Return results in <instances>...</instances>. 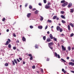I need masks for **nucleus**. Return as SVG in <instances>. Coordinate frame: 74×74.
<instances>
[{"label":"nucleus","mask_w":74,"mask_h":74,"mask_svg":"<svg viewBox=\"0 0 74 74\" xmlns=\"http://www.w3.org/2000/svg\"><path fill=\"white\" fill-rule=\"evenodd\" d=\"M61 13L62 14H64V11H61Z\"/></svg>","instance_id":"43"},{"label":"nucleus","mask_w":74,"mask_h":74,"mask_svg":"<svg viewBox=\"0 0 74 74\" xmlns=\"http://www.w3.org/2000/svg\"><path fill=\"white\" fill-rule=\"evenodd\" d=\"M28 56L30 57H32V55L31 54H29Z\"/></svg>","instance_id":"46"},{"label":"nucleus","mask_w":74,"mask_h":74,"mask_svg":"<svg viewBox=\"0 0 74 74\" xmlns=\"http://www.w3.org/2000/svg\"><path fill=\"white\" fill-rule=\"evenodd\" d=\"M68 50L70 51L71 50V47L70 46L68 48Z\"/></svg>","instance_id":"19"},{"label":"nucleus","mask_w":74,"mask_h":74,"mask_svg":"<svg viewBox=\"0 0 74 74\" xmlns=\"http://www.w3.org/2000/svg\"><path fill=\"white\" fill-rule=\"evenodd\" d=\"M13 36H14V37H16V35H15V33H13Z\"/></svg>","instance_id":"49"},{"label":"nucleus","mask_w":74,"mask_h":74,"mask_svg":"<svg viewBox=\"0 0 74 74\" xmlns=\"http://www.w3.org/2000/svg\"><path fill=\"white\" fill-rule=\"evenodd\" d=\"M51 41V39H50V38H47V42H50Z\"/></svg>","instance_id":"9"},{"label":"nucleus","mask_w":74,"mask_h":74,"mask_svg":"<svg viewBox=\"0 0 74 74\" xmlns=\"http://www.w3.org/2000/svg\"><path fill=\"white\" fill-rule=\"evenodd\" d=\"M60 29V28L59 26H57V27L56 29L57 31H59Z\"/></svg>","instance_id":"11"},{"label":"nucleus","mask_w":74,"mask_h":74,"mask_svg":"<svg viewBox=\"0 0 74 74\" xmlns=\"http://www.w3.org/2000/svg\"><path fill=\"white\" fill-rule=\"evenodd\" d=\"M61 60L63 61V62H66V61L64 60V59H63V58H61Z\"/></svg>","instance_id":"27"},{"label":"nucleus","mask_w":74,"mask_h":74,"mask_svg":"<svg viewBox=\"0 0 74 74\" xmlns=\"http://www.w3.org/2000/svg\"><path fill=\"white\" fill-rule=\"evenodd\" d=\"M74 12V9H71V12Z\"/></svg>","instance_id":"28"},{"label":"nucleus","mask_w":74,"mask_h":74,"mask_svg":"<svg viewBox=\"0 0 74 74\" xmlns=\"http://www.w3.org/2000/svg\"><path fill=\"white\" fill-rule=\"evenodd\" d=\"M8 40L5 44V45H8L11 42V40L10 39H8Z\"/></svg>","instance_id":"1"},{"label":"nucleus","mask_w":74,"mask_h":74,"mask_svg":"<svg viewBox=\"0 0 74 74\" xmlns=\"http://www.w3.org/2000/svg\"><path fill=\"white\" fill-rule=\"evenodd\" d=\"M74 36V34L72 33L70 35L71 37H73Z\"/></svg>","instance_id":"40"},{"label":"nucleus","mask_w":74,"mask_h":74,"mask_svg":"<svg viewBox=\"0 0 74 74\" xmlns=\"http://www.w3.org/2000/svg\"><path fill=\"white\" fill-rule=\"evenodd\" d=\"M73 5V4L71 3H69V5H68V8H70Z\"/></svg>","instance_id":"7"},{"label":"nucleus","mask_w":74,"mask_h":74,"mask_svg":"<svg viewBox=\"0 0 74 74\" xmlns=\"http://www.w3.org/2000/svg\"><path fill=\"white\" fill-rule=\"evenodd\" d=\"M40 21H42V20H43L44 19V18L42 16H40Z\"/></svg>","instance_id":"21"},{"label":"nucleus","mask_w":74,"mask_h":74,"mask_svg":"<svg viewBox=\"0 0 74 74\" xmlns=\"http://www.w3.org/2000/svg\"><path fill=\"white\" fill-rule=\"evenodd\" d=\"M43 1H44V3H45V4L47 3V0H43Z\"/></svg>","instance_id":"36"},{"label":"nucleus","mask_w":74,"mask_h":74,"mask_svg":"<svg viewBox=\"0 0 74 74\" xmlns=\"http://www.w3.org/2000/svg\"><path fill=\"white\" fill-rule=\"evenodd\" d=\"M46 60L47 61H49V59L47 58Z\"/></svg>","instance_id":"59"},{"label":"nucleus","mask_w":74,"mask_h":74,"mask_svg":"<svg viewBox=\"0 0 74 74\" xmlns=\"http://www.w3.org/2000/svg\"><path fill=\"white\" fill-rule=\"evenodd\" d=\"M29 9H32V6L31 5H29Z\"/></svg>","instance_id":"34"},{"label":"nucleus","mask_w":74,"mask_h":74,"mask_svg":"<svg viewBox=\"0 0 74 74\" xmlns=\"http://www.w3.org/2000/svg\"><path fill=\"white\" fill-rule=\"evenodd\" d=\"M16 60L18 62H20V61L19 60V59H17Z\"/></svg>","instance_id":"50"},{"label":"nucleus","mask_w":74,"mask_h":74,"mask_svg":"<svg viewBox=\"0 0 74 74\" xmlns=\"http://www.w3.org/2000/svg\"><path fill=\"white\" fill-rule=\"evenodd\" d=\"M47 28H48V26L47 25H46L45 28V30H46V29H47Z\"/></svg>","instance_id":"48"},{"label":"nucleus","mask_w":74,"mask_h":74,"mask_svg":"<svg viewBox=\"0 0 74 74\" xmlns=\"http://www.w3.org/2000/svg\"><path fill=\"white\" fill-rule=\"evenodd\" d=\"M54 53L55 55V56H56V57H57L58 56V58H59V59L60 58V56L59 54H58L57 53H56V52H55Z\"/></svg>","instance_id":"2"},{"label":"nucleus","mask_w":74,"mask_h":74,"mask_svg":"<svg viewBox=\"0 0 74 74\" xmlns=\"http://www.w3.org/2000/svg\"><path fill=\"white\" fill-rule=\"evenodd\" d=\"M35 47L36 48H38V46H37V45H36L35 46Z\"/></svg>","instance_id":"39"},{"label":"nucleus","mask_w":74,"mask_h":74,"mask_svg":"<svg viewBox=\"0 0 74 74\" xmlns=\"http://www.w3.org/2000/svg\"><path fill=\"white\" fill-rule=\"evenodd\" d=\"M8 48H11V44H9L8 45Z\"/></svg>","instance_id":"26"},{"label":"nucleus","mask_w":74,"mask_h":74,"mask_svg":"<svg viewBox=\"0 0 74 74\" xmlns=\"http://www.w3.org/2000/svg\"><path fill=\"white\" fill-rule=\"evenodd\" d=\"M38 28L39 29H42V26H38Z\"/></svg>","instance_id":"14"},{"label":"nucleus","mask_w":74,"mask_h":74,"mask_svg":"<svg viewBox=\"0 0 74 74\" xmlns=\"http://www.w3.org/2000/svg\"><path fill=\"white\" fill-rule=\"evenodd\" d=\"M30 60H33V57H31L30 58Z\"/></svg>","instance_id":"44"},{"label":"nucleus","mask_w":74,"mask_h":74,"mask_svg":"<svg viewBox=\"0 0 74 74\" xmlns=\"http://www.w3.org/2000/svg\"><path fill=\"white\" fill-rule=\"evenodd\" d=\"M32 15V14L29 13H28L27 16L28 18H29V17H30V16H31V15Z\"/></svg>","instance_id":"10"},{"label":"nucleus","mask_w":74,"mask_h":74,"mask_svg":"<svg viewBox=\"0 0 74 74\" xmlns=\"http://www.w3.org/2000/svg\"><path fill=\"white\" fill-rule=\"evenodd\" d=\"M47 22H48L49 23H51L52 22V21H51V20H48L47 21Z\"/></svg>","instance_id":"25"},{"label":"nucleus","mask_w":74,"mask_h":74,"mask_svg":"<svg viewBox=\"0 0 74 74\" xmlns=\"http://www.w3.org/2000/svg\"><path fill=\"white\" fill-rule=\"evenodd\" d=\"M16 42L17 43H18L19 42V40H16Z\"/></svg>","instance_id":"51"},{"label":"nucleus","mask_w":74,"mask_h":74,"mask_svg":"<svg viewBox=\"0 0 74 74\" xmlns=\"http://www.w3.org/2000/svg\"><path fill=\"white\" fill-rule=\"evenodd\" d=\"M32 67L33 69H34L35 68H36V67H35V65H34Z\"/></svg>","instance_id":"37"},{"label":"nucleus","mask_w":74,"mask_h":74,"mask_svg":"<svg viewBox=\"0 0 74 74\" xmlns=\"http://www.w3.org/2000/svg\"><path fill=\"white\" fill-rule=\"evenodd\" d=\"M59 30L60 32H62L63 31V29L62 28H60Z\"/></svg>","instance_id":"24"},{"label":"nucleus","mask_w":74,"mask_h":74,"mask_svg":"<svg viewBox=\"0 0 74 74\" xmlns=\"http://www.w3.org/2000/svg\"><path fill=\"white\" fill-rule=\"evenodd\" d=\"M59 18H58V17H57L56 18V20L57 21H58V20H59Z\"/></svg>","instance_id":"60"},{"label":"nucleus","mask_w":74,"mask_h":74,"mask_svg":"<svg viewBox=\"0 0 74 74\" xmlns=\"http://www.w3.org/2000/svg\"><path fill=\"white\" fill-rule=\"evenodd\" d=\"M47 34H49V32L48 31L47 32Z\"/></svg>","instance_id":"64"},{"label":"nucleus","mask_w":74,"mask_h":74,"mask_svg":"<svg viewBox=\"0 0 74 74\" xmlns=\"http://www.w3.org/2000/svg\"><path fill=\"white\" fill-rule=\"evenodd\" d=\"M14 61L16 64H17V61H16V59H14Z\"/></svg>","instance_id":"31"},{"label":"nucleus","mask_w":74,"mask_h":74,"mask_svg":"<svg viewBox=\"0 0 74 74\" xmlns=\"http://www.w3.org/2000/svg\"><path fill=\"white\" fill-rule=\"evenodd\" d=\"M68 30H69V31H70V30H71V28H70V26L69 25H68Z\"/></svg>","instance_id":"13"},{"label":"nucleus","mask_w":74,"mask_h":74,"mask_svg":"<svg viewBox=\"0 0 74 74\" xmlns=\"http://www.w3.org/2000/svg\"><path fill=\"white\" fill-rule=\"evenodd\" d=\"M12 63L13 65H14V66H15V62H14V60L12 61Z\"/></svg>","instance_id":"33"},{"label":"nucleus","mask_w":74,"mask_h":74,"mask_svg":"<svg viewBox=\"0 0 74 74\" xmlns=\"http://www.w3.org/2000/svg\"><path fill=\"white\" fill-rule=\"evenodd\" d=\"M13 49H14V50L16 49V47H13Z\"/></svg>","instance_id":"52"},{"label":"nucleus","mask_w":74,"mask_h":74,"mask_svg":"<svg viewBox=\"0 0 74 74\" xmlns=\"http://www.w3.org/2000/svg\"><path fill=\"white\" fill-rule=\"evenodd\" d=\"M62 71L63 72H64V74H65V73H66V71L64 69H62Z\"/></svg>","instance_id":"17"},{"label":"nucleus","mask_w":74,"mask_h":74,"mask_svg":"<svg viewBox=\"0 0 74 74\" xmlns=\"http://www.w3.org/2000/svg\"><path fill=\"white\" fill-rule=\"evenodd\" d=\"M16 50L17 51H18V52H19V51H19V50L18 49H17Z\"/></svg>","instance_id":"58"},{"label":"nucleus","mask_w":74,"mask_h":74,"mask_svg":"<svg viewBox=\"0 0 74 74\" xmlns=\"http://www.w3.org/2000/svg\"><path fill=\"white\" fill-rule=\"evenodd\" d=\"M70 58V57H67L66 58V59L67 60H69V59Z\"/></svg>","instance_id":"55"},{"label":"nucleus","mask_w":74,"mask_h":74,"mask_svg":"<svg viewBox=\"0 0 74 74\" xmlns=\"http://www.w3.org/2000/svg\"><path fill=\"white\" fill-rule=\"evenodd\" d=\"M50 7V6L48 5H46L45 6V8H46V9H48V8H49Z\"/></svg>","instance_id":"5"},{"label":"nucleus","mask_w":74,"mask_h":74,"mask_svg":"<svg viewBox=\"0 0 74 74\" xmlns=\"http://www.w3.org/2000/svg\"><path fill=\"white\" fill-rule=\"evenodd\" d=\"M38 5L40 6H42V4H41V3H39L38 4Z\"/></svg>","instance_id":"42"},{"label":"nucleus","mask_w":74,"mask_h":74,"mask_svg":"<svg viewBox=\"0 0 74 74\" xmlns=\"http://www.w3.org/2000/svg\"><path fill=\"white\" fill-rule=\"evenodd\" d=\"M27 4H26L25 5V7H27Z\"/></svg>","instance_id":"63"},{"label":"nucleus","mask_w":74,"mask_h":74,"mask_svg":"<svg viewBox=\"0 0 74 74\" xmlns=\"http://www.w3.org/2000/svg\"><path fill=\"white\" fill-rule=\"evenodd\" d=\"M49 37L51 38V39H53V36L52 35V34H50L49 35Z\"/></svg>","instance_id":"12"},{"label":"nucleus","mask_w":74,"mask_h":74,"mask_svg":"<svg viewBox=\"0 0 74 74\" xmlns=\"http://www.w3.org/2000/svg\"><path fill=\"white\" fill-rule=\"evenodd\" d=\"M57 17V16H53V19H55Z\"/></svg>","instance_id":"20"},{"label":"nucleus","mask_w":74,"mask_h":74,"mask_svg":"<svg viewBox=\"0 0 74 74\" xmlns=\"http://www.w3.org/2000/svg\"><path fill=\"white\" fill-rule=\"evenodd\" d=\"M22 39L23 41H26V38H25L24 37H23Z\"/></svg>","instance_id":"16"},{"label":"nucleus","mask_w":74,"mask_h":74,"mask_svg":"<svg viewBox=\"0 0 74 74\" xmlns=\"http://www.w3.org/2000/svg\"><path fill=\"white\" fill-rule=\"evenodd\" d=\"M43 38L44 40H46V36H43Z\"/></svg>","instance_id":"32"},{"label":"nucleus","mask_w":74,"mask_h":74,"mask_svg":"<svg viewBox=\"0 0 74 74\" xmlns=\"http://www.w3.org/2000/svg\"><path fill=\"white\" fill-rule=\"evenodd\" d=\"M38 12V11L37 10H36L35 12V14H37Z\"/></svg>","instance_id":"30"},{"label":"nucleus","mask_w":74,"mask_h":74,"mask_svg":"<svg viewBox=\"0 0 74 74\" xmlns=\"http://www.w3.org/2000/svg\"><path fill=\"white\" fill-rule=\"evenodd\" d=\"M40 70L42 72V73H43L44 71H43V69H41Z\"/></svg>","instance_id":"47"},{"label":"nucleus","mask_w":74,"mask_h":74,"mask_svg":"<svg viewBox=\"0 0 74 74\" xmlns=\"http://www.w3.org/2000/svg\"><path fill=\"white\" fill-rule=\"evenodd\" d=\"M62 50L63 51H66V48H65L63 45L62 46Z\"/></svg>","instance_id":"4"},{"label":"nucleus","mask_w":74,"mask_h":74,"mask_svg":"<svg viewBox=\"0 0 74 74\" xmlns=\"http://www.w3.org/2000/svg\"><path fill=\"white\" fill-rule=\"evenodd\" d=\"M29 27L30 29H33V27L32 25L30 26Z\"/></svg>","instance_id":"41"},{"label":"nucleus","mask_w":74,"mask_h":74,"mask_svg":"<svg viewBox=\"0 0 74 74\" xmlns=\"http://www.w3.org/2000/svg\"><path fill=\"white\" fill-rule=\"evenodd\" d=\"M69 65H71L72 66H74V63H73L72 62H69Z\"/></svg>","instance_id":"8"},{"label":"nucleus","mask_w":74,"mask_h":74,"mask_svg":"<svg viewBox=\"0 0 74 74\" xmlns=\"http://www.w3.org/2000/svg\"><path fill=\"white\" fill-rule=\"evenodd\" d=\"M62 22L63 23H66V21L64 20H62Z\"/></svg>","instance_id":"29"},{"label":"nucleus","mask_w":74,"mask_h":74,"mask_svg":"<svg viewBox=\"0 0 74 74\" xmlns=\"http://www.w3.org/2000/svg\"><path fill=\"white\" fill-rule=\"evenodd\" d=\"M65 3V0H62L61 1V3Z\"/></svg>","instance_id":"22"},{"label":"nucleus","mask_w":74,"mask_h":74,"mask_svg":"<svg viewBox=\"0 0 74 74\" xmlns=\"http://www.w3.org/2000/svg\"><path fill=\"white\" fill-rule=\"evenodd\" d=\"M61 17L62 18H63V19H66V18H65L64 16L63 15H61Z\"/></svg>","instance_id":"18"},{"label":"nucleus","mask_w":74,"mask_h":74,"mask_svg":"<svg viewBox=\"0 0 74 74\" xmlns=\"http://www.w3.org/2000/svg\"><path fill=\"white\" fill-rule=\"evenodd\" d=\"M18 59H19V60L21 61V60H22V58H19Z\"/></svg>","instance_id":"54"},{"label":"nucleus","mask_w":74,"mask_h":74,"mask_svg":"<svg viewBox=\"0 0 74 74\" xmlns=\"http://www.w3.org/2000/svg\"><path fill=\"white\" fill-rule=\"evenodd\" d=\"M23 64H25V62L24 61L23 62Z\"/></svg>","instance_id":"61"},{"label":"nucleus","mask_w":74,"mask_h":74,"mask_svg":"<svg viewBox=\"0 0 74 74\" xmlns=\"http://www.w3.org/2000/svg\"><path fill=\"white\" fill-rule=\"evenodd\" d=\"M67 4H68V2H66L63 3L62 5V6L63 7H65V6H66Z\"/></svg>","instance_id":"3"},{"label":"nucleus","mask_w":74,"mask_h":74,"mask_svg":"<svg viewBox=\"0 0 74 74\" xmlns=\"http://www.w3.org/2000/svg\"><path fill=\"white\" fill-rule=\"evenodd\" d=\"M49 47L52 50V49H53V47H51V46H49Z\"/></svg>","instance_id":"38"},{"label":"nucleus","mask_w":74,"mask_h":74,"mask_svg":"<svg viewBox=\"0 0 74 74\" xmlns=\"http://www.w3.org/2000/svg\"><path fill=\"white\" fill-rule=\"evenodd\" d=\"M5 66H8V63H6L5 64Z\"/></svg>","instance_id":"35"},{"label":"nucleus","mask_w":74,"mask_h":74,"mask_svg":"<svg viewBox=\"0 0 74 74\" xmlns=\"http://www.w3.org/2000/svg\"><path fill=\"white\" fill-rule=\"evenodd\" d=\"M5 20V18H3L2 19V21H3V22H4Z\"/></svg>","instance_id":"45"},{"label":"nucleus","mask_w":74,"mask_h":74,"mask_svg":"<svg viewBox=\"0 0 74 74\" xmlns=\"http://www.w3.org/2000/svg\"><path fill=\"white\" fill-rule=\"evenodd\" d=\"M71 72L72 73H74V71H71Z\"/></svg>","instance_id":"56"},{"label":"nucleus","mask_w":74,"mask_h":74,"mask_svg":"<svg viewBox=\"0 0 74 74\" xmlns=\"http://www.w3.org/2000/svg\"><path fill=\"white\" fill-rule=\"evenodd\" d=\"M47 5H51V3L49 2L47 3Z\"/></svg>","instance_id":"53"},{"label":"nucleus","mask_w":74,"mask_h":74,"mask_svg":"<svg viewBox=\"0 0 74 74\" xmlns=\"http://www.w3.org/2000/svg\"><path fill=\"white\" fill-rule=\"evenodd\" d=\"M53 45V43L51 42L49 43L48 46L49 47H51L52 46V45Z\"/></svg>","instance_id":"6"},{"label":"nucleus","mask_w":74,"mask_h":74,"mask_svg":"<svg viewBox=\"0 0 74 74\" xmlns=\"http://www.w3.org/2000/svg\"><path fill=\"white\" fill-rule=\"evenodd\" d=\"M6 31L7 32H9V29H7Z\"/></svg>","instance_id":"62"},{"label":"nucleus","mask_w":74,"mask_h":74,"mask_svg":"<svg viewBox=\"0 0 74 74\" xmlns=\"http://www.w3.org/2000/svg\"><path fill=\"white\" fill-rule=\"evenodd\" d=\"M69 25H70V26H71V27H74V25H73V24L71 23H70L69 24Z\"/></svg>","instance_id":"15"},{"label":"nucleus","mask_w":74,"mask_h":74,"mask_svg":"<svg viewBox=\"0 0 74 74\" xmlns=\"http://www.w3.org/2000/svg\"><path fill=\"white\" fill-rule=\"evenodd\" d=\"M36 9L35 8H34V9H32V11H35V10H36Z\"/></svg>","instance_id":"57"},{"label":"nucleus","mask_w":74,"mask_h":74,"mask_svg":"<svg viewBox=\"0 0 74 74\" xmlns=\"http://www.w3.org/2000/svg\"><path fill=\"white\" fill-rule=\"evenodd\" d=\"M53 39H54V41H57V38H55V37L53 38Z\"/></svg>","instance_id":"23"}]
</instances>
